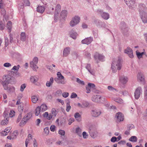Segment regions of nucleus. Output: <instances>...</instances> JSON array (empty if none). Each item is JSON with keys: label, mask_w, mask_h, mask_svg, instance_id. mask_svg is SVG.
Segmentation results:
<instances>
[{"label": "nucleus", "mask_w": 147, "mask_h": 147, "mask_svg": "<svg viewBox=\"0 0 147 147\" xmlns=\"http://www.w3.org/2000/svg\"><path fill=\"white\" fill-rule=\"evenodd\" d=\"M138 139L136 136H131L129 139V140L133 142H136Z\"/></svg>", "instance_id": "obj_32"}, {"label": "nucleus", "mask_w": 147, "mask_h": 147, "mask_svg": "<svg viewBox=\"0 0 147 147\" xmlns=\"http://www.w3.org/2000/svg\"><path fill=\"white\" fill-rule=\"evenodd\" d=\"M115 117L116 118L117 122H120L123 121L124 120V116L120 112H118L116 115Z\"/></svg>", "instance_id": "obj_10"}, {"label": "nucleus", "mask_w": 147, "mask_h": 147, "mask_svg": "<svg viewBox=\"0 0 147 147\" xmlns=\"http://www.w3.org/2000/svg\"><path fill=\"white\" fill-rule=\"evenodd\" d=\"M97 11L99 14L100 15L103 19L107 20L109 18V15L108 13L104 12L102 10L100 9L97 10Z\"/></svg>", "instance_id": "obj_6"}, {"label": "nucleus", "mask_w": 147, "mask_h": 147, "mask_svg": "<svg viewBox=\"0 0 147 147\" xmlns=\"http://www.w3.org/2000/svg\"><path fill=\"white\" fill-rule=\"evenodd\" d=\"M88 85L90 87V88L92 89V90H94L96 89V86L93 84L89 83L88 84Z\"/></svg>", "instance_id": "obj_43"}, {"label": "nucleus", "mask_w": 147, "mask_h": 147, "mask_svg": "<svg viewBox=\"0 0 147 147\" xmlns=\"http://www.w3.org/2000/svg\"><path fill=\"white\" fill-rule=\"evenodd\" d=\"M136 54L138 58L140 59L142 57L141 53L138 52L137 51H136Z\"/></svg>", "instance_id": "obj_57"}, {"label": "nucleus", "mask_w": 147, "mask_h": 147, "mask_svg": "<svg viewBox=\"0 0 147 147\" xmlns=\"http://www.w3.org/2000/svg\"><path fill=\"white\" fill-rule=\"evenodd\" d=\"M71 49L69 47H67L64 49L63 51V56L66 57L70 53Z\"/></svg>", "instance_id": "obj_17"}, {"label": "nucleus", "mask_w": 147, "mask_h": 147, "mask_svg": "<svg viewBox=\"0 0 147 147\" xmlns=\"http://www.w3.org/2000/svg\"><path fill=\"white\" fill-rule=\"evenodd\" d=\"M33 145L34 147H37L38 146L37 143L35 139H34V140L33 141Z\"/></svg>", "instance_id": "obj_64"}, {"label": "nucleus", "mask_w": 147, "mask_h": 147, "mask_svg": "<svg viewBox=\"0 0 147 147\" xmlns=\"http://www.w3.org/2000/svg\"><path fill=\"white\" fill-rule=\"evenodd\" d=\"M20 67V66L19 65H18L17 66H14L13 67L11 70L18 71Z\"/></svg>", "instance_id": "obj_46"}, {"label": "nucleus", "mask_w": 147, "mask_h": 147, "mask_svg": "<svg viewBox=\"0 0 147 147\" xmlns=\"http://www.w3.org/2000/svg\"><path fill=\"white\" fill-rule=\"evenodd\" d=\"M119 79L121 82L124 84H126L128 81V78L124 76L120 77Z\"/></svg>", "instance_id": "obj_20"}, {"label": "nucleus", "mask_w": 147, "mask_h": 147, "mask_svg": "<svg viewBox=\"0 0 147 147\" xmlns=\"http://www.w3.org/2000/svg\"><path fill=\"white\" fill-rule=\"evenodd\" d=\"M38 80V77L36 76H32L30 78V81L33 83H35Z\"/></svg>", "instance_id": "obj_25"}, {"label": "nucleus", "mask_w": 147, "mask_h": 147, "mask_svg": "<svg viewBox=\"0 0 147 147\" xmlns=\"http://www.w3.org/2000/svg\"><path fill=\"white\" fill-rule=\"evenodd\" d=\"M71 108V107L69 103H67L66 105V111L67 112H69Z\"/></svg>", "instance_id": "obj_52"}, {"label": "nucleus", "mask_w": 147, "mask_h": 147, "mask_svg": "<svg viewBox=\"0 0 147 147\" xmlns=\"http://www.w3.org/2000/svg\"><path fill=\"white\" fill-rule=\"evenodd\" d=\"M57 77L60 80L64 79V77L62 75L60 72H58L57 73Z\"/></svg>", "instance_id": "obj_41"}, {"label": "nucleus", "mask_w": 147, "mask_h": 147, "mask_svg": "<svg viewBox=\"0 0 147 147\" xmlns=\"http://www.w3.org/2000/svg\"><path fill=\"white\" fill-rule=\"evenodd\" d=\"M7 90H8V91L9 92H13L15 90V88L13 86H11L9 88H8V89Z\"/></svg>", "instance_id": "obj_49"}, {"label": "nucleus", "mask_w": 147, "mask_h": 147, "mask_svg": "<svg viewBox=\"0 0 147 147\" xmlns=\"http://www.w3.org/2000/svg\"><path fill=\"white\" fill-rule=\"evenodd\" d=\"M81 130V129L79 127H77L76 128L75 133L77 134L79 136H81L82 134Z\"/></svg>", "instance_id": "obj_33"}, {"label": "nucleus", "mask_w": 147, "mask_h": 147, "mask_svg": "<svg viewBox=\"0 0 147 147\" xmlns=\"http://www.w3.org/2000/svg\"><path fill=\"white\" fill-rule=\"evenodd\" d=\"M38 61V58L36 57H35L34 58L33 60L30 63V66L34 71H36L37 69L38 68V67L36 65Z\"/></svg>", "instance_id": "obj_4"}, {"label": "nucleus", "mask_w": 147, "mask_h": 147, "mask_svg": "<svg viewBox=\"0 0 147 147\" xmlns=\"http://www.w3.org/2000/svg\"><path fill=\"white\" fill-rule=\"evenodd\" d=\"M1 13L3 16H5L6 14V11L3 8H1Z\"/></svg>", "instance_id": "obj_59"}, {"label": "nucleus", "mask_w": 147, "mask_h": 147, "mask_svg": "<svg viewBox=\"0 0 147 147\" xmlns=\"http://www.w3.org/2000/svg\"><path fill=\"white\" fill-rule=\"evenodd\" d=\"M4 22L2 21L0 22V30H3L5 28V25Z\"/></svg>", "instance_id": "obj_42"}, {"label": "nucleus", "mask_w": 147, "mask_h": 147, "mask_svg": "<svg viewBox=\"0 0 147 147\" xmlns=\"http://www.w3.org/2000/svg\"><path fill=\"white\" fill-rule=\"evenodd\" d=\"M77 96V94L74 92H73L72 93L71 95V98H75Z\"/></svg>", "instance_id": "obj_56"}, {"label": "nucleus", "mask_w": 147, "mask_h": 147, "mask_svg": "<svg viewBox=\"0 0 147 147\" xmlns=\"http://www.w3.org/2000/svg\"><path fill=\"white\" fill-rule=\"evenodd\" d=\"M8 120L7 118H5V119L3 120L1 122V124L2 125H7L8 123Z\"/></svg>", "instance_id": "obj_40"}, {"label": "nucleus", "mask_w": 147, "mask_h": 147, "mask_svg": "<svg viewBox=\"0 0 147 147\" xmlns=\"http://www.w3.org/2000/svg\"><path fill=\"white\" fill-rule=\"evenodd\" d=\"M144 99L145 100H147V86H145L144 87Z\"/></svg>", "instance_id": "obj_39"}, {"label": "nucleus", "mask_w": 147, "mask_h": 147, "mask_svg": "<svg viewBox=\"0 0 147 147\" xmlns=\"http://www.w3.org/2000/svg\"><path fill=\"white\" fill-rule=\"evenodd\" d=\"M119 27L121 32L123 33H125L129 30V28L125 22H121L120 24Z\"/></svg>", "instance_id": "obj_7"}, {"label": "nucleus", "mask_w": 147, "mask_h": 147, "mask_svg": "<svg viewBox=\"0 0 147 147\" xmlns=\"http://www.w3.org/2000/svg\"><path fill=\"white\" fill-rule=\"evenodd\" d=\"M52 112L53 116H54L55 117L57 114L56 110L55 109H53L52 110Z\"/></svg>", "instance_id": "obj_55"}, {"label": "nucleus", "mask_w": 147, "mask_h": 147, "mask_svg": "<svg viewBox=\"0 0 147 147\" xmlns=\"http://www.w3.org/2000/svg\"><path fill=\"white\" fill-rule=\"evenodd\" d=\"M22 117V115L21 113H20L17 119L16 122L17 123L19 122L21 120Z\"/></svg>", "instance_id": "obj_51"}, {"label": "nucleus", "mask_w": 147, "mask_h": 147, "mask_svg": "<svg viewBox=\"0 0 147 147\" xmlns=\"http://www.w3.org/2000/svg\"><path fill=\"white\" fill-rule=\"evenodd\" d=\"M41 111L43 112L45 111L47 109V107L46 105L42 104L40 107Z\"/></svg>", "instance_id": "obj_30"}, {"label": "nucleus", "mask_w": 147, "mask_h": 147, "mask_svg": "<svg viewBox=\"0 0 147 147\" xmlns=\"http://www.w3.org/2000/svg\"><path fill=\"white\" fill-rule=\"evenodd\" d=\"M94 58L95 60L98 59L100 61H102L104 58V56L98 53H96L94 55Z\"/></svg>", "instance_id": "obj_18"}, {"label": "nucleus", "mask_w": 147, "mask_h": 147, "mask_svg": "<svg viewBox=\"0 0 147 147\" xmlns=\"http://www.w3.org/2000/svg\"><path fill=\"white\" fill-rule=\"evenodd\" d=\"M26 86L25 84H22L20 87V91L21 92H23L24 90V89L26 88Z\"/></svg>", "instance_id": "obj_48"}, {"label": "nucleus", "mask_w": 147, "mask_h": 147, "mask_svg": "<svg viewBox=\"0 0 147 147\" xmlns=\"http://www.w3.org/2000/svg\"><path fill=\"white\" fill-rule=\"evenodd\" d=\"M20 39L21 40L24 41L26 40V35L25 32H22L20 34Z\"/></svg>", "instance_id": "obj_28"}, {"label": "nucleus", "mask_w": 147, "mask_h": 147, "mask_svg": "<svg viewBox=\"0 0 147 147\" xmlns=\"http://www.w3.org/2000/svg\"><path fill=\"white\" fill-rule=\"evenodd\" d=\"M45 9L44 6H38L36 8V11L38 12L42 13L44 11Z\"/></svg>", "instance_id": "obj_22"}, {"label": "nucleus", "mask_w": 147, "mask_h": 147, "mask_svg": "<svg viewBox=\"0 0 147 147\" xmlns=\"http://www.w3.org/2000/svg\"><path fill=\"white\" fill-rule=\"evenodd\" d=\"M69 96V93L67 92H63L62 94V96L64 98H66Z\"/></svg>", "instance_id": "obj_60"}, {"label": "nucleus", "mask_w": 147, "mask_h": 147, "mask_svg": "<svg viewBox=\"0 0 147 147\" xmlns=\"http://www.w3.org/2000/svg\"><path fill=\"white\" fill-rule=\"evenodd\" d=\"M5 45L7 47L9 44V40L7 37H5Z\"/></svg>", "instance_id": "obj_53"}, {"label": "nucleus", "mask_w": 147, "mask_h": 147, "mask_svg": "<svg viewBox=\"0 0 147 147\" xmlns=\"http://www.w3.org/2000/svg\"><path fill=\"white\" fill-rule=\"evenodd\" d=\"M80 18L79 17L76 16L72 18L69 23V25L71 27H74L79 23Z\"/></svg>", "instance_id": "obj_5"}, {"label": "nucleus", "mask_w": 147, "mask_h": 147, "mask_svg": "<svg viewBox=\"0 0 147 147\" xmlns=\"http://www.w3.org/2000/svg\"><path fill=\"white\" fill-rule=\"evenodd\" d=\"M98 99H99L98 102H101V100H102V101H103L104 98L103 97H101L99 95H98Z\"/></svg>", "instance_id": "obj_58"}, {"label": "nucleus", "mask_w": 147, "mask_h": 147, "mask_svg": "<svg viewBox=\"0 0 147 147\" xmlns=\"http://www.w3.org/2000/svg\"><path fill=\"white\" fill-rule=\"evenodd\" d=\"M11 80V76L9 75H4L0 79V83L5 90L8 89V84L10 83Z\"/></svg>", "instance_id": "obj_1"}, {"label": "nucleus", "mask_w": 147, "mask_h": 147, "mask_svg": "<svg viewBox=\"0 0 147 147\" xmlns=\"http://www.w3.org/2000/svg\"><path fill=\"white\" fill-rule=\"evenodd\" d=\"M54 81L53 78V77L51 78L50 81H47L46 84V86L47 87H50L53 84Z\"/></svg>", "instance_id": "obj_29"}, {"label": "nucleus", "mask_w": 147, "mask_h": 147, "mask_svg": "<svg viewBox=\"0 0 147 147\" xmlns=\"http://www.w3.org/2000/svg\"><path fill=\"white\" fill-rule=\"evenodd\" d=\"M82 135L84 138H86L88 136V135L87 134L85 131H84L82 133Z\"/></svg>", "instance_id": "obj_63"}, {"label": "nucleus", "mask_w": 147, "mask_h": 147, "mask_svg": "<svg viewBox=\"0 0 147 147\" xmlns=\"http://www.w3.org/2000/svg\"><path fill=\"white\" fill-rule=\"evenodd\" d=\"M142 90V88L140 87H138L136 89L134 93L135 98L138 99L140 97V91Z\"/></svg>", "instance_id": "obj_13"}, {"label": "nucleus", "mask_w": 147, "mask_h": 147, "mask_svg": "<svg viewBox=\"0 0 147 147\" xmlns=\"http://www.w3.org/2000/svg\"><path fill=\"white\" fill-rule=\"evenodd\" d=\"M92 100L94 102H98V95H94L92 96Z\"/></svg>", "instance_id": "obj_37"}, {"label": "nucleus", "mask_w": 147, "mask_h": 147, "mask_svg": "<svg viewBox=\"0 0 147 147\" xmlns=\"http://www.w3.org/2000/svg\"><path fill=\"white\" fill-rule=\"evenodd\" d=\"M93 40L92 38L91 37H88L82 40V43L83 44L89 45L90 44Z\"/></svg>", "instance_id": "obj_14"}, {"label": "nucleus", "mask_w": 147, "mask_h": 147, "mask_svg": "<svg viewBox=\"0 0 147 147\" xmlns=\"http://www.w3.org/2000/svg\"><path fill=\"white\" fill-rule=\"evenodd\" d=\"M121 59L119 58L116 61H113L111 65L112 72L115 73L117 70H119L121 69L122 64L121 63Z\"/></svg>", "instance_id": "obj_2"}, {"label": "nucleus", "mask_w": 147, "mask_h": 147, "mask_svg": "<svg viewBox=\"0 0 147 147\" xmlns=\"http://www.w3.org/2000/svg\"><path fill=\"white\" fill-rule=\"evenodd\" d=\"M11 65V64L9 63H6L3 64V66L5 67H9Z\"/></svg>", "instance_id": "obj_62"}, {"label": "nucleus", "mask_w": 147, "mask_h": 147, "mask_svg": "<svg viewBox=\"0 0 147 147\" xmlns=\"http://www.w3.org/2000/svg\"><path fill=\"white\" fill-rule=\"evenodd\" d=\"M86 69H87L88 71L90 73V74H94V72L93 71L91 70V65L90 64H87V65L86 67Z\"/></svg>", "instance_id": "obj_27"}, {"label": "nucleus", "mask_w": 147, "mask_h": 147, "mask_svg": "<svg viewBox=\"0 0 147 147\" xmlns=\"http://www.w3.org/2000/svg\"><path fill=\"white\" fill-rule=\"evenodd\" d=\"M44 131L46 134H48L49 131V128L48 127H45L44 129Z\"/></svg>", "instance_id": "obj_54"}, {"label": "nucleus", "mask_w": 147, "mask_h": 147, "mask_svg": "<svg viewBox=\"0 0 147 147\" xmlns=\"http://www.w3.org/2000/svg\"><path fill=\"white\" fill-rule=\"evenodd\" d=\"M67 11L66 10H62L61 12L60 18L61 19H64L67 17Z\"/></svg>", "instance_id": "obj_19"}, {"label": "nucleus", "mask_w": 147, "mask_h": 147, "mask_svg": "<svg viewBox=\"0 0 147 147\" xmlns=\"http://www.w3.org/2000/svg\"><path fill=\"white\" fill-rule=\"evenodd\" d=\"M41 111L40 108V107H38L36 108L35 111V114L36 115L38 116Z\"/></svg>", "instance_id": "obj_34"}, {"label": "nucleus", "mask_w": 147, "mask_h": 147, "mask_svg": "<svg viewBox=\"0 0 147 147\" xmlns=\"http://www.w3.org/2000/svg\"><path fill=\"white\" fill-rule=\"evenodd\" d=\"M59 134L61 136H64L65 134V131L64 130L60 129L58 131Z\"/></svg>", "instance_id": "obj_50"}, {"label": "nucleus", "mask_w": 147, "mask_h": 147, "mask_svg": "<svg viewBox=\"0 0 147 147\" xmlns=\"http://www.w3.org/2000/svg\"><path fill=\"white\" fill-rule=\"evenodd\" d=\"M61 6L60 4H58L56 6L55 11L54 15V20L55 22H56L57 20L59 13L60 11Z\"/></svg>", "instance_id": "obj_8"}, {"label": "nucleus", "mask_w": 147, "mask_h": 147, "mask_svg": "<svg viewBox=\"0 0 147 147\" xmlns=\"http://www.w3.org/2000/svg\"><path fill=\"white\" fill-rule=\"evenodd\" d=\"M60 79L58 78H55L54 79V80L58 84H65V82L64 81V80L60 81Z\"/></svg>", "instance_id": "obj_31"}, {"label": "nucleus", "mask_w": 147, "mask_h": 147, "mask_svg": "<svg viewBox=\"0 0 147 147\" xmlns=\"http://www.w3.org/2000/svg\"><path fill=\"white\" fill-rule=\"evenodd\" d=\"M101 114V111H100L96 110H92L91 111V114L92 117H97L99 116Z\"/></svg>", "instance_id": "obj_15"}, {"label": "nucleus", "mask_w": 147, "mask_h": 147, "mask_svg": "<svg viewBox=\"0 0 147 147\" xmlns=\"http://www.w3.org/2000/svg\"><path fill=\"white\" fill-rule=\"evenodd\" d=\"M12 22L10 21H8L7 24V27L9 30V32H11V29L12 27Z\"/></svg>", "instance_id": "obj_26"}, {"label": "nucleus", "mask_w": 147, "mask_h": 147, "mask_svg": "<svg viewBox=\"0 0 147 147\" xmlns=\"http://www.w3.org/2000/svg\"><path fill=\"white\" fill-rule=\"evenodd\" d=\"M137 79L138 81L143 82L144 80L143 74L141 73H139L137 75Z\"/></svg>", "instance_id": "obj_21"}, {"label": "nucleus", "mask_w": 147, "mask_h": 147, "mask_svg": "<svg viewBox=\"0 0 147 147\" xmlns=\"http://www.w3.org/2000/svg\"><path fill=\"white\" fill-rule=\"evenodd\" d=\"M32 116V114L31 113L29 112L22 119V120L20 123V126H22L24 125L30 119Z\"/></svg>", "instance_id": "obj_3"}, {"label": "nucleus", "mask_w": 147, "mask_h": 147, "mask_svg": "<svg viewBox=\"0 0 147 147\" xmlns=\"http://www.w3.org/2000/svg\"><path fill=\"white\" fill-rule=\"evenodd\" d=\"M18 109L20 112V113H22L24 109V106L23 105H20L18 106Z\"/></svg>", "instance_id": "obj_36"}, {"label": "nucleus", "mask_w": 147, "mask_h": 147, "mask_svg": "<svg viewBox=\"0 0 147 147\" xmlns=\"http://www.w3.org/2000/svg\"><path fill=\"white\" fill-rule=\"evenodd\" d=\"M76 80V82L79 84L82 85H84L85 84L84 82L83 81L81 80L79 78H77Z\"/></svg>", "instance_id": "obj_35"}, {"label": "nucleus", "mask_w": 147, "mask_h": 147, "mask_svg": "<svg viewBox=\"0 0 147 147\" xmlns=\"http://www.w3.org/2000/svg\"><path fill=\"white\" fill-rule=\"evenodd\" d=\"M113 100L115 102L118 103H121L123 102V100L120 98H114Z\"/></svg>", "instance_id": "obj_38"}, {"label": "nucleus", "mask_w": 147, "mask_h": 147, "mask_svg": "<svg viewBox=\"0 0 147 147\" xmlns=\"http://www.w3.org/2000/svg\"><path fill=\"white\" fill-rule=\"evenodd\" d=\"M125 53L127 54L129 57L131 58H133L134 56L133 54L132 49L129 47H127L124 51Z\"/></svg>", "instance_id": "obj_12"}, {"label": "nucleus", "mask_w": 147, "mask_h": 147, "mask_svg": "<svg viewBox=\"0 0 147 147\" xmlns=\"http://www.w3.org/2000/svg\"><path fill=\"white\" fill-rule=\"evenodd\" d=\"M138 9L139 12L144 11L146 9L145 5L143 3H140L138 5Z\"/></svg>", "instance_id": "obj_16"}, {"label": "nucleus", "mask_w": 147, "mask_h": 147, "mask_svg": "<svg viewBox=\"0 0 147 147\" xmlns=\"http://www.w3.org/2000/svg\"><path fill=\"white\" fill-rule=\"evenodd\" d=\"M141 18L144 23L147 22V12L142 11L140 13Z\"/></svg>", "instance_id": "obj_9"}, {"label": "nucleus", "mask_w": 147, "mask_h": 147, "mask_svg": "<svg viewBox=\"0 0 147 147\" xmlns=\"http://www.w3.org/2000/svg\"><path fill=\"white\" fill-rule=\"evenodd\" d=\"M127 129L128 130H130L131 129L134 127V125L132 124H129L127 125Z\"/></svg>", "instance_id": "obj_47"}, {"label": "nucleus", "mask_w": 147, "mask_h": 147, "mask_svg": "<svg viewBox=\"0 0 147 147\" xmlns=\"http://www.w3.org/2000/svg\"><path fill=\"white\" fill-rule=\"evenodd\" d=\"M31 100L33 103H36L38 100V98L36 95L33 96L31 97Z\"/></svg>", "instance_id": "obj_24"}, {"label": "nucleus", "mask_w": 147, "mask_h": 147, "mask_svg": "<svg viewBox=\"0 0 147 147\" xmlns=\"http://www.w3.org/2000/svg\"><path fill=\"white\" fill-rule=\"evenodd\" d=\"M126 4L130 8L134 7L135 3V0H124Z\"/></svg>", "instance_id": "obj_11"}, {"label": "nucleus", "mask_w": 147, "mask_h": 147, "mask_svg": "<svg viewBox=\"0 0 147 147\" xmlns=\"http://www.w3.org/2000/svg\"><path fill=\"white\" fill-rule=\"evenodd\" d=\"M24 5L25 6H29L30 5V3L28 0H23Z\"/></svg>", "instance_id": "obj_45"}, {"label": "nucleus", "mask_w": 147, "mask_h": 147, "mask_svg": "<svg viewBox=\"0 0 147 147\" xmlns=\"http://www.w3.org/2000/svg\"><path fill=\"white\" fill-rule=\"evenodd\" d=\"M89 104L88 102H85L82 103L81 105V107L82 108L86 107L88 106Z\"/></svg>", "instance_id": "obj_44"}, {"label": "nucleus", "mask_w": 147, "mask_h": 147, "mask_svg": "<svg viewBox=\"0 0 147 147\" xmlns=\"http://www.w3.org/2000/svg\"><path fill=\"white\" fill-rule=\"evenodd\" d=\"M117 140V138L115 137H113L111 139V141L112 142H115Z\"/></svg>", "instance_id": "obj_61"}, {"label": "nucleus", "mask_w": 147, "mask_h": 147, "mask_svg": "<svg viewBox=\"0 0 147 147\" xmlns=\"http://www.w3.org/2000/svg\"><path fill=\"white\" fill-rule=\"evenodd\" d=\"M69 34L70 36L74 39H75L78 36L77 33L73 30H71L70 31Z\"/></svg>", "instance_id": "obj_23"}]
</instances>
